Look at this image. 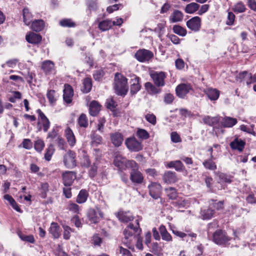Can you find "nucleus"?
<instances>
[{"instance_id":"3c124183","label":"nucleus","mask_w":256,"mask_h":256,"mask_svg":"<svg viewBox=\"0 0 256 256\" xmlns=\"http://www.w3.org/2000/svg\"><path fill=\"white\" fill-rule=\"evenodd\" d=\"M91 242L94 246H100L102 243V238L100 236L99 234H95L92 237Z\"/></svg>"},{"instance_id":"ddd939ff","label":"nucleus","mask_w":256,"mask_h":256,"mask_svg":"<svg viewBox=\"0 0 256 256\" xmlns=\"http://www.w3.org/2000/svg\"><path fill=\"white\" fill-rule=\"evenodd\" d=\"M126 159L119 152L114 154V164L120 170H124L125 162Z\"/></svg>"},{"instance_id":"f704fd0d","label":"nucleus","mask_w":256,"mask_h":256,"mask_svg":"<svg viewBox=\"0 0 256 256\" xmlns=\"http://www.w3.org/2000/svg\"><path fill=\"white\" fill-rule=\"evenodd\" d=\"M112 26V21L110 20H102L98 24V28L103 32L110 30Z\"/></svg>"},{"instance_id":"f03ea898","label":"nucleus","mask_w":256,"mask_h":256,"mask_svg":"<svg viewBox=\"0 0 256 256\" xmlns=\"http://www.w3.org/2000/svg\"><path fill=\"white\" fill-rule=\"evenodd\" d=\"M141 232L139 224L137 222V225L136 226L130 224L124 230V242L128 246L130 244L131 242L134 238V235H139Z\"/></svg>"},{"instance_id":"e2e57ef3","label":"nucleus","mask_w":256,"mask_h":256,"mask_svg":"<svg viewBox=\"0 0 256 256\" xmlns=\"http://www.w3.org/2000/svg\"><path fill=\"white\" fill-rule=\"evenodd\" d=\"M218 177L221 182H224L230 184L232 182L229 176L225 174L220 173L218 174Z\"/></svg>"},{"instance_id":"f3484780","label":"nucleus","mask_w":256,"mask_h":256,"mask_svg":"<svg viewBox=\"0 0 256 256\" xmlns=\"http://www.w3.org/2000/svg\"><path fill=\"white\" fill-rule=\"evenodd\" d=\"M116 216L118 220L122 222H128L134 219L132 214L129 211H120L116 214Z\"/></svg>"},{"instance_id":"0e129e2a","label":"nucleus","mask_w":256,"mask_h":256,"mask_svg":"<svg viewBox=\"0 0 256 256\" xmlns=\"http://www.w3.org/2000/svg\"><path fill=\"white\" fill-rule=\"evenodd\" d=\"M145 118L148 122L153 125L156 124V116L154 114H147L145 116Z\"/></svg>"},{"instance_id":"cd10ccee","label":"nucleus","mask_w":256,"mask_h":256,"mask_svg":"<svg viewBox=\"0 0 256 256\" xmlns=\"http://www.w3.org/2000/svg\"><path fill=\"white\" fill-rule=\"evenodd\" d=\"M44 21L42 20H37L32 22L31 28L35 32H40L44 29Z\"/></svg>"},{"instance_id":"5fc2aeb1","label":"nucleus","mask_w":256,"mask_h":256,"mask_svg":"<svg viewBox=\"0 0 256 256\" xmlns=\"http://www.w3.org/2000/svg\"><path fill=\"white\" fill-rule=\"evenodd\" d=\"M136 134L138 138L144 140H146L149 138L148 133L144 129H138L137 131Z\"/></svg>"},{"instance_id":"58836bf2","label":"nucleus","mask_w":256,"mask_h":256,"mask_svg":"<svg viewBox=\"0 0 256 256\" xmlns=\"http://www.w3.org/2000/svg\"><path fill=\"white\" fill-rule=\"evenodd\" d=\"M144 86L146 90L150 94H156L160 92V90L158 89L155 86L150 82H146L144 84Z\"/></svg>"},{"instance_id":"c03bdc74","label":"nucleus","mask_w":256,"mask_h":256,"mask_svg":"<svg viewBox=\"0 0 256 256\" xmlns=\"http://www.w3.org/2000/svg\"><path fill=\"white\" fill-rule=\"evenodd\" d=\"M214 213L213 210L208 208L201 211V216L204 220H209L213 216Z\"/></svg>"},{"instance_id":"9d476101","label":"nucleus","mask_w":256,"mask_h":256,"mask_svg":"<svg viewBox=\"0 0 256 256\" xmlns=\"http://www.w3.org/2000/svg\"><path fill=\"white\" fill-rule=\"evenodd\" d=\"M150 196L154 199L160 198L162 193V186L160 184L152 182L148 186Z\"/></svg>"},{"instance_id":"37998d69","label":"nucleus","mask_w":256,"mask_h":256,"mask_svg":"<svg viewBox=\"0 0 256 256\" xmlns=\"http://www.w3.org/2000/svg\"><path fill=\"white\" fill-rule=\"evenodd\" d=\"M167 196L171 200H175L178 196L176 190L173 187H169L165 189Z\"/></svg>"},{"instance_id":"4468645a","label":"nucleus","mask_w":256,"mask_h":256,"mask_svg":"<svg viewBox=\"0 0 256 256\" xmlns=\"http://www.w3.org/2000/svg\"><path fill=\"white\" fill-rule=\"evenodd\" d=\"M144 176L138 169L131 171L130 173V180L132 182L136 184H141L144 182Z\"/></svg>"},{"instance_id":"473e14b6","label":"nucleus","mask_w":256,"mask_h":256,"mask_svg":"<svg viewBox=\"0 0 256 256\" xmlns=\"http://www.w3.org/2000/svg\"><path fill=\"white\" fill-rule=\"evenodd\" d=\"M22 15L24 22L26 25L28 26L32 20V16L28 8H24L23 9Z\"/></svg>"},{"instance_id":"a18cd8bd","label":"nucleus","mask_w":256,"mask_h":256,"mask_svg":"<svg viewBox=\"0 0 256 256\" xmlns=\"http://www.w3.org/2000/svg\"><path fill=\"white\" fill-rule=\"evenodd\" d=\"M172 30L174 33L180 36H184L186 34V30L179 25H174Z\"/></svg>"},{"instance_id":"6e6d98bb","label":"nucleus","mask_w":256,"mask_h":256,"mask_svg":"<svg viewBox=\"0 0 256 256\" xmlns=\"http://www.w3.org/2000/svg\"><path fill=\"white\" fill-rule=\"evenodd\" d=\"M233 10L235 12L240 13L245 11L246 8L242 2H239L234 6Z\"/></svg>"},{"instance_id":"09e8293b","label":"nucleus","mask_w":256,"mask_h":256,"mask_svg":"<svg viewBox=\"0 0 256 256\" xmlns=\"http://www.w3.org/2000/svg\"><path fill=\"white\" fill-rule=\"evenodd\" d=\"M60 24L63 27H74L76 26L75 23L71 19L65 18L60 22Z\"/></svg>"},{"instance_id":"39448f33","label":"nucleus","mask_w":256,"mask_h":256,"mask_svg":"<svg viewBox=\"0 0 256 256\" xmlns=\"http://www.w3.org/2000/svg\"><path fill=\"white\" fill-rule=\"evenodd\" d=\"M193 92L192 85L190 84H181L178 85L176 88V94L180 98H184L186 96Z\"/></svg>"},{"instance_id":"69168bd1","label":"nucleus","mask_w":256,"mask_h":256,"mask_svg":"<svg viewBox=\"0 0 256 256\" xmlns=\"http://www.w3.org/2000/svg\"><path fill=\"white\" fill-rule=\"evenodd\" d=\"M98 167L95 164H94L90 167L88 172L89 176L90 178H94L97 174Z\"/></svg>"},{"instance_id":"680f3d73","label":"nucleus","mask_w":256,"mask_h":256,"mask_svg":"<svg viewBox=\"0 0 256 256\" xmlns=\"http://www.w3.org/2000/svg\"><path fill=\"white\" fill-rule=\"evenodd\" d=\"M104 72L102 70H96L94 71L93 74V77L96 80L100 81L104 76Z\"/></svg>"},{"instance_id":"6ab92c4d","label":"nucleus","mask_w":256,"mask_h":256,"mask_svg":"<svg viewBox=\"0 0 256 256\" xmlns=\"http://www.w3.org/2000/svg\"><path fill=\"white\" fill-rule=\"evenodd\" d=\"M62 230L56 222H52L49 228V232L54 238H58L61 234Z\"/></svg>"},{"instance_id":"4be33fe9","label":"nucleus","mask_w":256,"mask_h":256,"mask_svg":"<svg viewBox=\"0 0 256 256\" xmlns=\"http://www.w3.org/2000/svg\"><path fill=\"white\" fill-rule=\"evenodd\" d=\"M245 146V142L238 138L234 139V141L230 142V146L233 150H238L241 152L243 150Z\"/></svg>"},{"instance_id":"9b49d317","label":"nucleus","mask_w":256,"mask_h":256,"mask_svg":"<svg viewBox=\"0 0 256 256\" xmlns=\"http://www.w3.org/2000/svg\"><path fill=\"white\" fill-rule=\"evenodd\" d=\"M62 176L63 184L66 187L70 186L76 178V173L70 171L64 172Z\"/></svg>"},{"instance_id":"c9c22d12","label":"nucleus","mask_w":256,"mask_h":256,"mask_svg":"<svg viewBox=\"0 0 256 256\" xmlns=\"http://www.w3.org/2000/svg\"><path fill=\"white\" fill-rule=\"evenodd\" d=\"M78 124L79 127L86 128L88 125V120L84 114H82L78 119Z\"/></svg>"},{"instance_id":"1a4fd4ad","label":"nucleus","mask_w":256,"mask_h":256,"mask_svg":"<svg viewBox=\"0 0 256 256\" xmlns=\"http://www.w3.org/2000/svg\"><path fill=\"white\" fill-rule=\"evenodd\" d=\"M76 154L71 150L67 152L64 156V162L68 168H72L76 166Z\"/></svg>"},{"instance_id":"a878e982","label":"nucleus","mask_w":256,"mask_h":256,"mask_svg":"<svg viewBox=\"0 0 256 256\" xmlns=\"http://www.w3.org/2000/svg\"><path fill=\"white\" fill-rule=\"evenodd\" d=\"M202 120L205 124L210 126H214L218 124L220 120L218 116L211 117L208 116L204 117Z\"/></svg>"},{"instance_id":"49530a36","label":"nucleus","mask_w":256,"mask_h":256,"mask_svg":"<svg viewBox=\"0 0 256 256\" xmlns=\"http://www.w3.org/2000/svg\"><path fill=\"white\" fill-rule=\"evenodd\" d=\"M92 143L94 146H96L100 144L102 141V138L98 134L93 132L90 136Z\"/></svg>"},{"instance_id":"bf43d9fd","label":"nucleus","mask_w":256,"mask_h":256,"mask_svg":"<svg viewBox=\"0 0 256 256\" xmlns=\"http://www.w3.org/2000/svg\"><path fill=\"white\" fill-rule=\"evenodd\" d=\"M106 122V120L104 117L100 118L98 120L97 129L100 132H104V124Z\"/></svg>"},{"instance_id":"2eb2a0df","label":"nucleus","mask_w":256,"mask_h":256,"mask_svg":"<svg viewBox=\"0 0 256 256\" xmlns=\"http://www.w3.org/2000/svg\"><path fill=\"white\" fill-rule=\"evenodd\" d=\"M74 91L72 87L69 84H65L64 90L63 98L67 104H70L72 101Z\"/></svg>"},{"instance_id":"aec40b11","label":"nucleus","mask_w":256,"mask_h":256,"mask_svg":"<svg viewBox=\"0 0 256 256\" xmlns=\"http://www.w3.org/2000/svg\"><path fill=\"white\" fill-rule=\"evenodd\" d=\"M26 39L28 43L38 44L42 40V36L38 34L31 32L26 35Z\"/></svg>"},{"instance_id":"8fccbe9b","label":"nucleus","mask_w":256,"mask_h":256,"mask_svg":"<svg viewBox=\"0 0 256 256\" xmlns=\"http://www.w3.org/2000/svg\"><path fill=\"white\" fill-rule=\"evenodd\" d=\"M54 148L52 144H50L46 150V152L44 154L45 159L50 161L51 159L52 156L54 154Z\"/></svg>"},{"instance_id":"f8f14e48","label":"nucleus","mask_w":256,"mask_h":256,"mask_svg":"<svg viewBox=\"0 0 256 256\" xmlns=\"http://www.w3.org/2000/svg\"><path fill=\"white\" fill-rule=\"evenodd\" d=\"M186 26L189 29L192 31H198L201 26L200 18L198 16L193 17L187 21Z\"/></svg>"},{"instance_id":"412c9836","label":"nucleus","mask_w":256,"mask_h":256,"mask_svg":"<svg viewBox=\"0 0 256 256\" xmlns=\"http://www.w3.org/2000/svg\"><path fill=\"white\" fill-rule=\"evenodd\" d=\"M100 110V104L95 100L92 101L90 104L89 112L93 116H96Z\"/></svg>"},{"instance_id":"13d9d810","label":"nucleus","mask_w":256,"mask_h":256,"mask_svg":"<svg viewBox=\"0 0 256 256\" xmlns=\"http://www.w3.org/2000/svg\"><path fill=\"white\" fill-rule=\"evenodd\" d=\"M47 98L48 99L49 102L51 104L54 103L56 100L55 91L54 90H50L47 93Z\"/></svg>"},{"instance_id":"7ed1b4c3","label":"nucleus","mask_w":256,"mask_h":256,"mask_svg":"<svg viewBox=\"0 0 256 256\" xmlns=\"http://www.w3.org/2000/svg\"><path fill=\"white\" fill-rule=\"evenodd\" d=\"M212 240L217 244L222 245L227 244L230 240V238L227 236L226 232L224 231L218 230L214 233Z\"/></svg>"},{"instance_id":"e433bc0d","label":"nucleus","mask_w":256,"mask_h":256,"mask_svg":"<svg viewBox=\"0 0 256 256\" xmlns=\"http://www.w3.org/2000/svg\"><path fill=\"white\" fill-rule=\"evenodd\" d=\"M200 5L196 2H191L186 6L184 8L186 12L188 14H194L198 10Z\"/></svg>"},{"instance_id":"2f4dec72","label":"nucleus","mask_w":256,"mask_h":256,"mask_svg":"<svg viewBox=\"0 0 256 256\" xmlns=\"http://www.w3.org/2000/svg\"><path fill=\"white\" fill-rule=\"evenodd\" d=\"M183 14L178 10H175L170 18V20L172 22H180L183 18Z\"/></svg>"},{"instance_id":"bb28decb","label":"nucleus","mask_w":256,"mask_h":256,"mask_svg":"<svg viewBox=\"0 0 256 256\" xmlns=\"http://www.w3.org/2000/svg\"><path fill=\"white\" fill-rule=\"evenodd\" d=\"M65 135L68 142L70 146H74L76 144V138L72 130L67 128L65 130Z\"/></svg>"},{"instance_id":"20e7f679","label":"nucleus","mask_w":256,"mask_h":256,"mask_svg":"<svg viewBox=\"0 0 256 256\" xmlns=\"http://www.w3.org/2000/svg\"><path fill=\"white\" fill-rule=\"evenodd\" d=\"M150 78L156 86L162 87L165 85L166 74L163 72H152L150 73Z\"/></svg>"},{"instance_id":"393cba45","label":"nucleus","mask_w":256,"mask_h":256,"mask_svg":"<svg viewBox=\"0 0 256 256\" xmlns=\"http://www.w3.org/2000/svg\"><path fill=\"white\" fill-rule=\"evenodd\" d=\"M159 230L162 240L167 242H172V236L168 232L165 226L163 225L160 226L159 228Z\"/></svg>"},{"instance_id":"0eeeda50","label":"nucleus","mask_w":256,"mask_h":256,"mask_svg":"<svg viewBox=\"0 0 256 256\" xmlns=\"http://www.w3.org/2000/svg\"><path fill=\"white\" fill-rule=\"evenodd\" d=\"M135 58L140 62H144L148 61L151 59L154 54L152 52L147 50L142 49L140 50L135 54Z\"/></svg>"},{"instance_id":"ea45409f","label":"nucleus","mask_w":256,"mask_h":256,"mask_svg":"<svg viewBox=\"0 0 256 256\" xmlns=\"http://www.w3.org/2000/svg\"><path fill=\"white\" fill-rule=\"evenodd\" d=\"M82 90L83 92L88 93L92 89V80L90 78H86L82 82Z\"/></svg>"},{"instance_id":"5701e85b","label":"nucleus","mask_w":256,"mask_h":256,"mask_svg":"<svg viewBox=\"0 0 256 256\" xmlns=\"http://www.w3.org/2000/svg\"><path fill=\"white\" fill-rule=\"evenodd\" d=\"M237 122V120L235 118L226 116L222 119L221 124L222 126L224 128H232L234 126Z\"/></svg>"},{"instance_id":"052dcab7","label":"nucleus","mask_w":256,"mask_h":256,"mask_svg":"<svg viewBox=\"0 0 256 256\" xmlns=\"http://www.w3.org/2000/svg\"><path fill=\"white\" fill-rule=\"evenodd\" d=\"M170 138L172 141L174 143L180 142L182 139L179 134L176 132H173L170 134Z\"/></svg>"},{"instance_id":"338daca9","label":"nucleus","mask_w":256,"mask_h":256,"mask_svg":"<svg viewBox=\"0 0 256 256\" xmlns=\"http://www.w3.org/2000/svg\"><path fill=\"white\" fill-rule=\"evenodd\" d=\"M40 124H41L42 125V128H43V130L44 132H46L50 126V122L48 118V119H45L44 120H41V121H40Z\"/></svg>"},{"instance_id":"79ce46f5","label":"nucleus","mask_w":256,"mask_h":256,"mask_svg":"<svg viewBox=\"0 0 256 256\" xmlns=\"http://www.w3.org/2000/svg\"><path fill=\"white\" fill-rule=\"evenodd\" d=\"M127 168L131 169L132 171L138 169V164L134 160H126L124 166V170Z\"/></svg>"},{"instance_id":"6e6552de","label":"nucleus","mask_w":256,"mask_h":256,"mask_svg":"<svg viewBox=\"0 0 256 256\" xmlns=\"http://www.w3.org/2000/svg\"><path fill=\"white\" fill-rule=\"evenodd\" d=\"M125 144L127 148L131 152H138L142 148L141 143L134 138H128L126 140Z\"/></svg>"},{"instance_id":"72a5a7b5","label":"nucleus","mask_w":256,"mask_h":256,"mask_svg":"<svg viewBox=\"0 0 256 256\" xmlns=\"http://www.w3.org/2000/svg\"><path fill=\"white\" fill-rule=\"evenodd\" d=\"M4 198L10 204L12 207L16 211L21 212L22 211L20 208H19L15 200L12 198V197L8 194H5L4 196Z\"/></svg>"},{"instance_id":"4d7b16f0","label":"nucleus","mask_w":256,"mask_h":256,"mask_svg":"<svg viewBox=\"0 0 256 256\" xmlns=\"http://www.w3.org/2000/svg\"><path fill=\"white\" fill-rule=\"evenodd\" d=\"M166 22H163L161 23H159L157 24V26L155 28V31L159 33V37L163 34V32L166 26Z\"/></svg>"},{"instance_id":"864d4df0","label":"nucleus","mask_w":256,"mask_h":256,"mask_svg":"<svg viewBox=\"0 0 256 256\" xmlns=\"http://www.w3.org/2000/svg\"><path fill=\"white\" fill-rule=\"evenodd\" d=\"M20 238L25 242H28L32 244H34L35 242L34 237L32 235L26 236L23 234H20Z\"/></svg>"},{"instance_id":"dca6fc26","label":"nucleus","mask_w":256,"mask_h":256,"mask_svg":"<svg viewBox=\"0 0 256 256\" xmlns=\"http://www.w3.org/2000/svg\"><path fill=\"white\" fill-rule=\"evenodd\" d=\"M162 180L165 183L171 184L176 182L178 178L175 172L166 171L162 176Z\"/></svg>"},{"instance_id":"c85d7f7f","label":"nucleus","mask_w":256,"mask_h":256,"mask_svg":"<svg viewBox=\"0 0 256 256\" xmlns=\"http://www.w3.org/2000/svg\"><path fill=\"white\" fill-rule=\"evenodd\" d=\"M205 92L211 100H216L220 96V92L215 88H208Z\"/></svg>"},{"instance_id":"f257e3e1","label":"nucleus","mask_w":256,"mask_h":256,"mask_svg":"<svg viewBox=\"0 0 256 256\" xmlns=\"http://www.w3.org/2000/svg\"><path fill=\"white\" fill-rule=\"evenodd\" d=\"M114 88L118 95H126L128 90V79L117 72L115 74Z\"/></svg>"},{"instance_id":"b1692460","label":"nucleus","mask_w":256,"mask_h":256,"mask_svg":"<svg viewBox=\"0 0 256 256\" xmlns=\"http://www.w3.org/2000/svg\"><path fill=\"white\" fill-rule=\"evenodd\" d=\"M110 138L112 143L116 146H120L123 141V136L119 132L112 134Z\"/></svg>"},{"instance_id":"423d86ee","label":"nucleus","mask_w":256,"mask_h":256,"mask_svg":"<svg viewBox=\"0 0 256 256\" xmlns=\"http://www.w3.org/2000/svg\"><path fill=\"white\" fill-rule=\"evenodd\" d=\"M87 216L92 224H96L100 221V218L103 217V214L98 208L96 210L90 208L87 212Z\"/></svg>"},{"instance_id":"603ef678","label":"nucleus","mask_w":256,"mask_h":256,"mask_svg":"<svg viewBox=\"0 0 256 256\" xmlns=\"http://www.w3.org/2000/svg\"><path fill=\"white\" fill-rule=\"evenodd\" d=\"M44 146V142L41 139H38L35 141L34 144V149L38 152H40Z\"/></svg>"},{"instance_id":"a19ab883","label":"nucleus","mask_w":256,"mask_h":256,"mask_svg":"<svg viewBox=\"0 0 256 256\" xmlns=\"http://www.w3.org/2000/svg\"><path fill=\"white\" fill-rule=\"evenodd\" d=\"M202 164L206 168L210 170H215L217 168L216 163L212 161V159L211 158L204 160Z\"/></svg>"},{"instance_id":"7c9ffc66","label":"nucleus","mask_w":256,"mask_h":256,"mask_svg":"<svg viewBox=\"0 0 256 256\" xmlns=\"http://www.w3.org/2000/svg\"><path fill=\"white\" fill-rule=\"evenodd\" d=\"M88 196V192L86 190L82 189L79 192L76 199V202L78 204H83L86 201Z\"/></svg>"},{"instance_id":"774afa93","label":"nucleus","mask_w":256,"mask_h":256,"mask_svg":"<svg viewBox=\"0 0 256 256\" xmlns=\"http://www.w3.org/2000/svg\"><path fill=\"white\" fill-rule=\"evenodd\" d=\"M87 4L90 10H94L97 8L96 0H90L88 2Z\"/></svg>"},{"instance_id":"4c0bfd02","label":"nucleus","mask_w":256,"mask_h":256,"mask_svg":"<svg viewBox=\"0 0 256 256\" xmlns=\"http://www.w3.org/2000/svg\"><path fill=\"white\" fill-rule=\"evenodd\" d=\"M54 68V64L50 60H46L42 62V68L46 74L52 72Z\"/></svg>"},{"instance_id":"a211bd4d","label":"nucleus","mask_w":256,"mask_h":256,"mask_svg":"<svg viewBox=\"0 0 256 256\" xmlns=\"http://www.w3.org/2000/svg\"><path fill=\"white\" fill-rule=\"evenodd\" d=\"M139 78L134 76V78L130 80V92L132 94L137 93L140 89L141 86L139 82Z\"/></svg>"},{"instance_id":"de8ad7c7","label":"nucleus","mask_w":256,"mask_h":256,"mask_svg":"<svg viewBox=\"0 0 256 256\" xmlns=\"http://www.w3.org/2000/svg\"><path fill=\"white\" fill-rule=\"evenodd\" d=\"M252 77V74L246 71H244L240 72L237 76L236 78L238 80H240V82L242 80L246 81L249 80V78Z\"/></svg>"},{"instance_id":"c756f323","label":"nucleus","mask_w":256,"mask_h":256,"mask_svg":"<svg viewBox=\"0 0 256 256\" xmlns=\"http://www.w3.org/2000/svg\"><path fill=\"white\" fill-rule=\"evenodd\" d=\"M167 166L169 168H174L178 172H181L184 168V166L180 160L171 161L168 163Z\"/></svg>"}]
</instances>
